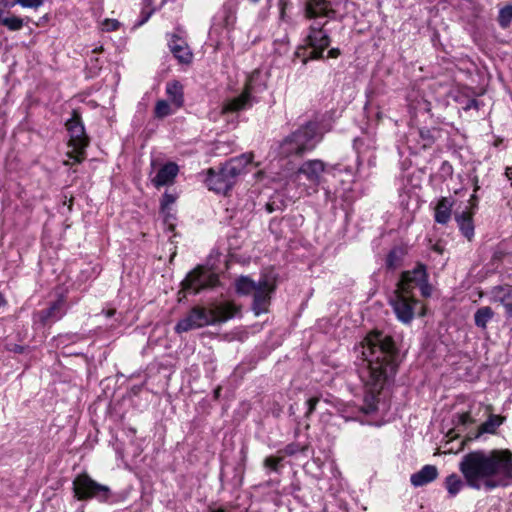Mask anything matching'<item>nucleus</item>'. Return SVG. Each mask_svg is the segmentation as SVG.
<instances>
[{
	"label": "nucleus",
	"instance_id": "obj_1",
	"mask_svg": "<svg viewBox=\"0 0 512 512\" xmlns=\"http://www.w3.org/2000/svg\"><path fill=\"white\" fill-rule=\"evenodd\" d=\"M355 351L362 355L357 370L363 389L361 410L372 414L379 409L381 392L394 382L402 356L393 338L381 331L370 332Z\"/></svg>",
	"mask_w": 512,
	"mask_h": 512
},
{
	"label": "nucleus",
	"instance_id": "obj_2",
	"mask_svg": "<svg viewBox=\"0 0 512 512\" xmlns=\"http://www.w3.org/2000/svg\"><path fill=\"white\" fill-rule=\"evenodd\" d=\"M459 471L473 489L491 491L512 484V452L510 450H474L459 462Z\"/></svg>",
	"mask_w": 512,
	"mask_h": 512
},
{
	"label": "nucleus",
	"instance_id": "obj_3",
	"mask_svg": "<svg viewBox=\"0 0 512 512\" xmlns=\"http://www.w3.org/2000/svg\"><path fill=\"white\" fill-rule=\"evenodd\" d=\"M303 15L305 19L313 21L308 27L305 39L307 46L326 50L331 44V37L325 29L328 21L322 22L321 19H336L337 12L333 9L331 2L329 0H306L303 5Z\"/></svg>",
	"mask_w": 512,
	"mask_h": 512
},
{
	"label": "nucleus",
	"instance_id": "obj_4",
	"mask_svg": "<svg viewBox=\"0 0 512 512\" xmlns=\"http://www.w3.org/2000/svg\"><path fill=\"white\" fill-rule=\"evenodd\" d=\"M328 130H324L317 120L306 121L279 142L278 155L303 156L318 146Z\"/></svg>",
	"mask_w": 512,
	"mask_h": 512
},
{
	"label": "nucleus",
	"instance_id": "obj_5",
	"mask_svg": "<svg viewBox=\"0 0 512 512\" xmlns=\"http://www.w3.org/2000/svg\"><path fill=\"white\" fill-rule=\"evenodd\" d=\"M252 160L253 154L243 153L230 158L220 167L209 168L205 179L206 186L218 194H227L234 187L239 176L246 172Z\"/></svg>",
	"mask_w": 512,
	"mask_h": 512
},
{
	"label": "nucleus",
	"instance_id": "obj_6",
	"mask_svg": "<svg viewBox=\"0 0 512 512\" xmlns=\"http://www.w3.org/2000/svg\"><path fill=\"white\" fill-rule=\"evenodd\" d=\"M72 485L74 497L77 500H96L103 504H113L117 502V495L109 486L95 481L87 473L77 475Z\"/></svg>",
	"mask_w": 512,
	"mask_h": 512
},
{
	"label": "nucleus",
	"instance_id": "obj_7",
	"mask_svg": "<svg viewBox=\"0 0 512 512\" xmlns=\"http://www.w3.org/2000/svg\"><path fill=\"white\" fill-rule=\"evenodd\" d=\"M259 73H253L247 80L243 93L237 97L227 99L223 102L221 113L227 117V121H235L238 118V113L250 109L258 99L254 96L255 93L262 92L266 89L265 84H257L256 77Z\"/></svg>",
	"mask_w": 512,
	"mask_h": 512
},
{
	"label": "nucleus",
	"instance_id": "obj_8",
	"mask_svg": "<svg viewBox=\"0 0 512 512\" xmlns=\"http://www.w3.org/2000/svg\"><path fill=\"white\" fill-rule=\"evenodd\" d=\"M418 287L423 297L428 298L432 294V286L429 283L427 267L423 263H417L412 270L403 271L396 283L395 289L402 292L413 294V290Z\"/></svg>",
	"mask_w": 512,
	"mask_h": 512
},
{
	"label": "nucleus",
	"instance_id": "obj_9",
	"mask_svg": "<svg viewBox=\"0 0 512 512\" xmlns=\"http://www.w3.org/2000/svg\"><path fill=\"white\" fill-rule=\"evenodd\" d=\"M388 303L401 323L410 324L413 321L418 303L413 294L394 289L388 296Z\"/></svg>",
	"mask_w": 512,
	"mask_h": 512
},
{
	"label": "nucleus",
	"instance_id": "obj_10",
	"mask_svg": "<svg viewBox=\"0 0 512 512\" xmlns=\"http://www.w3.org/2000/svg\"><path fill=\"white\" fill-rule=\"evenodd\" d=\"M215 322L216 316L214 312L197 306L193 307L184 318L177 322L175 331L177 333L188 332L193 329L214 324Z\"/></svg>",
	"mask_w": 512,
	"mask_h": 512
},
{
	"label": "nucleus",
	"instance_id": "obj_11",
	"mask_svg": "<svg viewBox=\"0 0 512 512\" xmlns=\"http://www.w3.org/2000/svg\"><path fill=\"white\" fill-rule=\"evenodd\" d=\"M65 127L70 137L69 144L77 153L82 154L89 145V138L79 111H72L71 117L65 122Z\"/></svg>",
	"mask_w": 512,
	"mask_h": 512
},
{
	"label": "nucleus",
	"instance_id": "obj_12",
	"mask_svg": "<svg viewBox=\"0 0 512 512\" xmlns=\"http://www.w3.org/2000/svg\"><path fill=\"white\" fill-rule=\"evenodd\" d=\"M217 282L218 277L215 274L203 266H198L187 274L182 285L186 291L196 294L202 289L216 286Z\"/></svg>",
	"mask_w": 512,
	"mask_h": 512
},
{
	"label": "nucleus",
	"instance_id": "obj_13",
	"mask_svg": "<svg viewBox=\"0 0 512 512\" xmlns=\"http://www.w3.org/2000/svg\"><path fill=\"white\" fill-rule=\"evenodd\" d=\"M329 171V166L322 160L310 159L300 165L295 173V178L298 181L305 179L309 186H317L321 182L323 173Z\"/></svg>",
	"mask_w": 512,
	"mask_h": 512
},
{
	"label": "nucleus",
	"instance_id": "obj_14",
	"mask_svg": "<svg viewBox=\"0 0 512 512\" xmlns=\"http://www.w3.org/2000/svg\"><path fill=\"white\" fill-rule=\"evenodd\" d=\"M353 149L357 154L358 165L367 162L369 167L376 166V140L374 136L362 134L353 140Z\"/></svg>",
	"mask_w": 512,
	"mask_h": 512
},
{
	"label": "nucleus",
	"instance_id": "obj_15",
	"mask_svg": "<svg viewBox=\"0 0 512 512\" xmlns=\"http://www.w3.org/2000/svg\"><path fill=\"white\" fill-rule=\"evenodd\" d=\"M67 311L66 298L63 294H60L46 309L35 313L34 318L41 325L47 326L61 320L66 315Z\"/></svg>",
	"mask_w": 512,
	"mask_h": 512
},
{
	"label": "nucleus",
	"instance_id": "obj_16",
	"mask_svg": "<svg viewBox=\"0 0 512 512\" xmlns=\"http://www.w3.org/2000/svg\"><path fill=\"white\" fill-rule=\"evenodd\" d=\"M302 215H287L281 219L273 218L269 223L270 232L277 239L286 237L288 233L294 234L299 226L303 224Z\"/></svg>",
	"mask_w": 512,
	"mask_h": 512
},
{
	"label": "nucleus",
	"instance_id": "obj_17",
	"mask_svg": "<svg viewBox=\"0 0 512 512\" xmlns=\"http://www.w3.org/2000/svg\"><path fill=\"white\" fill-rule=\"evenodd\" d=\"M274 285L266 278H261L255 292L251 295L253 297L252 310L256 315L267 311L270 303L271 293L274 291Z\"/></svg>",
	"mask_w": 512,
	"mask_h": 512
},
{
	"label": "nucleus",
	"instance_id": "obj_18",
	"mask_svg": "<svg viewBox=\"0 0 512 512\" xmlns=\"http://www.w3.org/2000/svg\"><path fill=\"white\" fill-rule=\"evenodd\" d=\"M441 132V129L437 127H421L415 132H410L408 142L410 143L412 140L417 142L414 152L418 153L420 150L431 148L436 140L441 137Z\"/></svg>",
	"mask_w": 512,
	"mask_h": 512
},
{
	"label": "nucleus",
	"instance_id": "obj_19",
	"mask_svg": "<svg viewBox=\"0 0 512 512\" xmlns=\"http://www.w3.org/2000/svg\"><path fill=\"white\" fill-rule=\"evenodd\" d=\"M237 9V0H227L218 14L214 17L213 27H216L217 25H221L226 28L233 27L237 19Z\"/></svg>",
	"mask_w": 512,
	"mask_h": 512
},
{
	"label": "nucleus",
	"instance_id": "obj_20",
	"mask_svg": "<svg viewBox=\"0 0 512 512\" xmlns=\"http://www.w3.org/2000/svg\"><path fill=\"white\" fill-rule=\"evenodd\" d=\"M494 302H498L505 308L506 316L512 318V285H497L491 289Z\"/></svg>",
	"mask_w": 512,
	"mask_h": 512
},
{
	"label": "nucleus",
	"instance_id": "obj_21",
	"mask_svg": "<svg viewBox=\"0 0 512 512\" xmlns=\"http://www.w3.org/2000/svg\"><path fill=\"white\" fill-rule=\"evenodd\" d=\"M169 48L173 56L181 64H189L192 61L193 54L189 49L186 42L177 35H173L172 39L168 43Z\"/></svg>",
	"mask_w": 512,
	"mask_h": 512
},
{
	"label": "nucleus",
	"instance_id": "obj_22",
	"mask_svg": "<svg viewBox=\"0 0 512 512\" xmlns=\"http://www.w3.org/2000/svg\"><path fill=\"white\" fill-rule=\"evenodd\" d=\"M178 172V165L174 162H168L158 170L156 176L152 179V182L157 188L170 185L174 182Z\"/></svg>",
	"mask_w": 512,
	"mask_h": 512
},
{
	"label": "nucleus",
	"instance_id": "obj_23",
	"mask_svg": "<svg viewBox=\"0 0 512 512\" xmlns=\"http://www.w3.org/2000/svg\"><path fill=\"white\" fill-rule=\"evenodd\" d=\"M438 474V469L435 465L427 464L410 476V482L414 487H422L433 482L438 477Z\"/></svg>",
	"mask_w": 512,
	"mask_h": 512
},
{
	"label": "nucleus",
	"instance_id": "obj_24",
	"mask_svg": "<svg viewBox=\"0 0 512 512\" xmlns=\"http://www.w3.org/2000/svg\"><path fill=\"white\" fill-rule=\"evenodd\" d=\"M454 200L451 197H441L435 207L434 220L436 223L446 225L452 215Z\"/></svg>",
	"mask_w": 512,
	"mask_h": 512
},
{
	"label": "nucleus",
	"instance_id": "obj_25",
	"mask_svg": "<svg viewBox=\"0 0 512 512\" xmlns=\"http://www.w3.org/2000/svg\"><path fill=\"white\" fill-rule=\"evenodd\" d=\"M455 221L461 234L469 241L474 237V222L472 215L466 211L455 214Z\"/></svg>",
	"mask_w": 512,
	"mask_h": 512
},
{
	"label": "nucleus",
	"instance_id": "obj_26",
	"mask_svg": "<svg viewBox=\"0 0 512 512\" xmlns=\"http://www.w3.org/2000/svg\"><path fill=\"white\" fill-rule=\"evenodd\" d=\"M166 94L176 109H179L183 106L184 92L183 86L179 81L175 80L168 82L166 85Z\"/></svg>",
	"mask_w": 512,
	"mask_h": 512
},
{
	"label": "nucleus",
	"instance_id": "obj_27",
	"mask_svg": "<svg viewBox=\"0 0 512 512\" xmlns=\"http://www.w3.org/2000/svg\"><path fill=\"white\" fill-rule=\"evenodd\" d=\"M405 250L400 246H394L387 254L385 259V268L388 271L399 269L404 260Z\"/></svg>",
	"mask_w": 512,
	"mask_h": 512
},
{
	"label": "nucleus",
	"instance_id": "obj_28",
	"mask_svg": "<svg viewBox=\"0 0 512 512\" xmlns=\"http://www.w3.org/2000/svg\"><path fill=\"white\" fill-rule=\"evenodd\" d=\"M494 311L490 306H482L474 313V324L481 330L487 329V324L494 318Z\"/></svg>",
	"mask_w": 512,
	"mask_h": 512
},
{
	"label": "nucleus",
	"instance_id": "obj_29",
	"mask_svg": "<svg viewBox=\"0 0 512 512\" xmlns=\"http://www.w3.org/2000/svg\"><path fill=\"white\" fill-rule=\"evenodd\" d=\"M259 281L252 280L249 276H240L235 281V290L237 294L243 296H251L255 292Z\"/></svg>",
	"mask_w": 512,
	"mask_h": 512
},
{
	"label": "nucleus",
	"instance_id": "obj_30",
	"mask_svg": "<svg viewBox=\"0 0 512 512\" xmlns=\"http://www.w3.org/2000/svg\"><path fill=\"white\" fill-rule=\"evenodd\" d=\"M283 461L284 457L278 453L276 455H269L265 457L262 466L266 475H270L271 473L280 474L284 467Z\"/></svg>",
	"mask_w": 512,
	"mask_h": 512
},
{
	"label": "nucleus",
	"instance_id": "obj_31",
	"mask_svg": "<svg viewBox=\"0 0 512 512\" xmlns=\"http://www.w3.org/2000/svg\"><path fill=\"white\" fill-rule=\"evenodd\" d=\"M0 25L5 26L10 31H19L24 26V19L13 15H6L5 12L0 9Z\"/></svg>",
	"mask_w": 512,
	"mask_h": 512
},
{
	"label": "nucleus",
	"instance_id": "obj_32",
	"mask_svg": "<svg viewBox=\"0 0 512 512\" xmlns=\"http://www.w3.org/2000/svg\"><path fill=\"white\" fill-rule=\"evenodd\" d=\"M445 488L450 497H455L464 487V482L456 473H452L445 478Z\"/></svg>",
	"mask_w": 512,
	"mask_h": 512
},
{
	"label": "nucleus",
	"instance_id": "obj_33",
	"mask_svg": "<svg viewBox=\"0 0 512 512\" xmlns=\"http://www.w3.org/2000/svg\"><path fill=\"white\" fill-rule=\"evenodd\" d=\"M360 166L361 165H358V160L356 159L354 164L348 165L344 163H337L333 166H329V170L339 174L345 173L350 177L351 181H354L355 175L358 172Z\"/></svg>",
	"mask_w": 512,
	"mask_h": 512
},
{
	"label": "nucleus",
	"instance_id": "obj_34",
	"mask_svg": "<svg viewBox=\"0 0 512 512\" xmlns=\"http://www.w3.org/2000/svg\"><path fill=\"white\" fill-rule=\"evenodd\" d=\"M286 207V200L281 194L272 195L267 203L265 204V210L267 213H273L276 211H282Z\"/></svg>",
	"mask_w": 512,
	"mask_h": 512
},
{
	"label": "nucleus",
	"instance_id": "obj_35",
	"mask_svg": "<svg viewBox=\"0 0 512 512\" xmlns=\"http://www.w3.org/2000/svg\"><path fill=\"white\" fill-rule=\"evenodd\" d=\"M83 337L78 333H66L60 334L56 337L57 346L67 348L69 345L74 344L82 340Z\"/></svg>",
	"mask_w": 512,
	"mask_h": 512
},
{
	"label": "nucleus",
	"instance_id": "obj_36",
	"mask_svg": "<svg viewBox=\"0 0 512 512\" xmlns=\"http://www.w3.org/2000/svg\"><path fill=\"white\" fill-rule=\"evenodd\" d=\"M306 445H301L297 442L287 444L283 449L278 450V454L285 456H294L298 453H305L307 450Z\"/></svg>",
	"mask_w": 512,
	"mask_h": 512
},
{
	"label": "nucleus",
	"instance_id": "obj_37",
	"mask_svg": "<svg viewBox=\"0 0 512 512\" xmlns=\"http://www.w3.org/2000/svg\"><path fill=\"white\" fill-rule=\"evenodd\" d=\"M497 20L501 28H508L512 22V5H506L501 8Z\"/></svg>",
	"mask_w": 512,
	"mask_h": 512
},
{
	"label": "nucleus",
	"instance_id": "obj_38",
	"mask_svg": "<svg viewBox=\"0 0 512 512\" xmlns=\"http://www.w3.org/2000/svg\"><path fill=\"white\" fill-rule=\"evenodd\" d=\"M173 113L170 104L166 100H158L154 108V116L163 119Z\"/></svg>",
	"mask_w": 512,
	"mask_h": 512
},
{
	"label": "nucleus",
	"instance_id": "obj_39",
	"mask_svg": "<svg viewBox=\"0 0 512 512\" xmlns=\"http://www.w3.org/2000/svg\"><path fill=\"white\" fill-rule=\"evenodd\" d=\"M501 425V420L498 416H490L481 426V431L485 433H494L495 430Z\"/></svg>",
	"mask_w": 512,
	"mask_h": 512
},
{
	"label": "nucleus",
	"instance_id": "obj_40",
	"mask_svg": "<svg viewBox=\"0 0 512 512\" xmlns=\"http://www.w3.org/2000/svg\"><path fill=\"white\" fill-rule=\"evenodd\" d=\"M453 166L449 161H443L439 167L438 175L443 181L449 179L453 175Z\"/></svg>",
	"mask_w": 512,
	"mask_h": 512
},
{
	"label": "nucleus",
	"instance_id": "obj_41",
	"mask_svg": "<svg viewBox=\"0 0 512 512\" xmlns=\"http://www.w3.org/2000/svg\"><path fill=\"white\" fill-rule=\"evenodd\" d=\"M292 3L290 0H283V2L278 1V7H279V21L281 22H289L290 17L287 15L286 11L287 9L291 8Z\"/></svg>",
	"mask_w": 512,
	"mask_h": 512
},
{
	"label": "nucleus",
	"instance_id": "obj_42",
	"mask_svg": "<svg viewBox=\"0 0 512 512\" xmlns=\"http://www.w3.org/2000/svg\"><path fill=\"white\" fill-rule=\"evenodd\" d=\"M325 50L320 48H312V51L309 53L308 57L303 59V64H307L309 60H323L325 59L324 55Z\"/></svg>",
	"mask_w": 512,
	"mask_h": 512
},
{
	"label": "nucleus",
	"instance_id": "obj_43",
	"mask_svg": "<svg viewBox=\"0 0 512 512\" xmlns=\"http://www.w3.org/2000/svg\"><path fill=\"white\" fill-rule=\"evenodd\" d=\"M17 2L23 8L37 9L43 5L44 0H17Z\"/></svg>",
	"mask_w": 512,
	"mask_h": 512
},
{
	"label": "nucleus",
	"instance_id": "obj_44",
	"mask_svg": "<svg viewBox=\"0 0 512 512\" xmlns=\"http://www.w3.org/2000/svg\"><path fill=\"white\" fill-rule=\"evenodd\" d=\"M325 201L330 202L333 208H337L338 196L336 192L324 189Z\"/></svg>",
	"mask_w": 512,
	"mask_h": 512
},
{
	"label": "nucleus",
	"instance_id": "obj_45",
	"mask_svg": "<svg viewBox=\"0 0 512 512\" xmlns=\"http://www.w3.org/2000/svg\"><path fill=\"white\" fill-rule=\"evenodd\" d=\"M102 26L105 31H116L119 28L120 23L116 19H106Z\"/></svg>",
	"mask_w": 512,
	"mask_h": 512
},
{
	"label": "nucleus",
	"instance_id": "obj_46",
	"mask_svg": "<svg viewBox=\"0 0 512 512\" xmlns=\"http://www.w3.org/2000/svg\"><path fill=\"white\" fill-rule=\"evenodd\" d=\"M480 189V186L478 185V177L475 176L473 178V194L471 195L470 197V203L472 205V207H476L477 206V202H478V197L476 195L477 191Z\"/></svg>",
	"mask_w": 512,
	"mask_h": 512
},
{
	"label": "nucleus",
	"instance_id": "obj_47",
	"mask_svg": "<svg viewBox=\"0 0 512 512\" xmlns=\"http://www.w3.org/2000/svg\"><path fill=\"white\" fill-rule=\"evenodd\" d=\"M318 402H319L318 397H311L306 401V406H307V410L305 413L306 417H309L314 412Z\"/></svg>",
	"mask_w": 512,
	"mask_h": 512
},
{
	"label": "nucleus",
	"instance_id": "obj_48",
	"mask_svg": "<svg viewBox=\"0 0 512 512\" xmlns=\"http://www.w3.org/2000/svg\"><path fill=\"white\" fill-rule=\"evenodd\" d=\"M175 200H176V197L174 195L165 192L161 199V209L164 210L170 204L174 203Z\"/></svg>",
	"mask_w": 512,
	"mask_h": 512
},
{
	"label": "nucleus",
	"instance_id": "obj_49",
	"mask_svg": "<svg viewBox=\"0 0 512 512\" xmlns=\"http://www.w3.org/2000/svg\"><path fill=\"white\" fill-rule=\"evenodd\" d=\"M15 5H18L17 0H0V7L3 9H10Z\"/></svg>",
	"mask_w": 512,
	"mask_h": 512
},
{
	"label": "nucleus",
	"instance_id": "obj_50",
	"mask_svg": "<svg viewBox=\"0 0 512 512\" xmlns=\"http://www.w3.org/2000/svg\"><path fill=\"white\" fill-rule=\"evenodd\" d=\"M152 13H153V11L142 12L141 13V19L137 22L136 26H141L144 23H146L149 20V18H150Z\"/></svg>",
	"mask_w": 512,
	"mask_h": 512
},
{
	"label": "nucleus",
	"instance_id": "obj_51",
	"mask_svg": "<svg viewBox=\"0 0 512 512\" xmlns=\"http://www.w3.org/2000/svg\"><path fill=\"white\" fill-rule=\"evenodd\" d=\"M478 108H479V102L476 99H470V100H468L466 106L464 107V110L478 109Z\"/></svg>",
	"mask_w": 512,
	"mask_h": 512
},
{
	"label": "nucleus",
	"instance_id": "obj_52",
	"mask_svg": "<svg viewBox=\"0 0 512 512\" xmlns=\"http://www.w3.org/2000/svg\"><path fill=\"white\" fill-rule=\"evenodd\" d=\"M341 55V51L339 48H331L328 52H327V56L326 58H337Z\"/></svg>",
	"mask_w": 512,
	"mask_h": 512
},
{
	"label": "nucleus",
	"instance_id": "obj_53",
	"mask_svg": "<svg viewBox=\"0 0 512 512\" xmlns=\"http://www.w3.org/2000/svg\"><path fill=\"white\" fill-rule=\"evenodd\" d=\"M504 175L507 178V180L509 181L510 186L512 188V165L511 166H507L505 168Z\"/></svg>",
	"mask_w": 512,
	"mask_h": 512
},
{
	"label": "nucleus",
	"instance_id": "obj_54",
	"mask_svg": "<svg viewBox=\"0 0 512 512\" xmlns=\"http://www.w3.org/2000/svg\"><path fill=\"white\" fill-rule=\"evenodd\" d=\"M25 350V347L24 346H21V345H18V344H14L12 348H10V351L14 352V353H18V354H22Z\"/></svg>",
	"mask_w": 512,
	"mask_h": 512
},
{
	"label": "nucleus",
	"instance_id": "obj_55",
	"mask_svg": "<svg viewBox=\"0 0 512 512\" xmlns=\"http://www.w3.org/2000/svg\"><path fill=\"white\" fill-rule=\"evenodd\" d=\"M221 391H222V387L221 386H217L214 391H213V398L215 400H218L221 396Z\"/></svg>",
	"mask_w": 512,
	"mask_h": 512
},
{
	"label": "nucleus",
	"instance_id": "obj_56",
	"mask_svg": "<svg viewBox=\"0 0 512 512\" xmlns=\"http://www.w3.org/2000/svg\"><path fill=\"white\" fill-rule=\"evenodd\" d=\"M421 109L426 112H429L430 111V103L428 101L424 100L422 103Z\"/></svg>",
	"mask_w": 512,
	"mask_h": 512
},
{
	"label": "nucleus",
	"instance_id": "obj_57",
	"mask_svg": "<svg viewBox=\"0 0 512 512\" xmlns=\"http://www.w3.org/2000/svg\"><path fill=\"white\" fill-rule=\"evenodd\" d=\"M433 250L438 252V253H442L443 252V248L440 244H435L434 247H433Z\"/></svg>",
	"mask_w": 512,
	"mask_h": 512
},
{
	"label": "nucleus",
	"instance_id": "obj_58",
	"mask_svg": "<svg viewBox=\"0 0 512 512\" xmlns=\"http://www.w3.org/2000/svg\"><path fill=\"white\" fill-rule=\"evenodd\" d=\"M6 303L7 302H6L4 295L0 292V307L5 306Z\"/></svg>",
	"mask_w": 512,
	"mask_h": 512
},
{
	"label": "nucleus",
	"instance_id": "obj_59",
	"mask_svg": "<svg viewBox=\"0 0 512 512\" xmlns=\"http://www.w3.org/2000/svg\"><path fill=\"white\" fill-rule=\"evenodd\" d=\"M70 355H75V356H79V355H83L82 352H76V351H71L69 352Z\"/></svg>",
	"mask_w": 512,
	"mask_h": 512
},
{
	"label": "nucleus",
	"instance_id": "obj_60",
	"mask_svg": "<svg viewBox=\"0 0 512 512\" xmlns=\"http://www.w3.org/2000/svg\"><path fill=\"white\" fill-rule=\"evenodd\" d=\"M92 271L94 272L95 275L99 274V271L97 270V267H93Z\"/></svg>",
	"mask_w": 512,
	"mask_h": 512
},
{
	"label": "nucleus",
	"instance_id": "obj_61",
	"mask_svg": "<svg viewBox=\"0 0 512 512\" xmlns=\"http://www.w3.org/2000/svg\"><path fill=\"white\" fill-rule=\"evenodd\" d=\"M252 4H257L260 0H248Z\"/></svg>",
	"mask_w": 512,
	"mask_h": 512
},
{
	"label": "nucleus",
	"instance_id": "obj_62",
	"mask_svg": "<svg viewBox=\"0 0 512 512\" xmlns=\"http://www.w3.org/2000/svg\"><path fill=\"white\" fill-rule=\"evenodd\" d=\"M283 42L288 43V36H285V37H284Z\"/></svg>",
	"mask_w": 512,
	"mask_h": 512
},
{
	"label": "nucleus",
	"instance_id": "obj_63",
	"mask_svg": "<svg viewBox=\"0 0 512 512\" xmlns=\"http://www.w3.org/2000/svg\"><path fill=\"white\" fill-rule=\"evenodd\" d=\"M279 2H283V0H279Z\"/></svg>",
	"mask_w": 512,
	"mask_h": 512
}]
</instances>
